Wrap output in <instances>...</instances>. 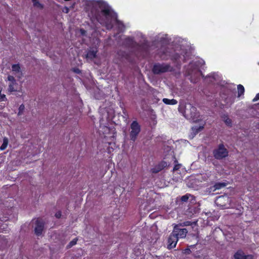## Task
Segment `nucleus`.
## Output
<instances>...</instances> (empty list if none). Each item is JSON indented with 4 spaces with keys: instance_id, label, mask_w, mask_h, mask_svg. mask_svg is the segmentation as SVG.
I'll return each instance as SVG.
<instances>
[{
    "instance_id": "9d476101",
    "label": "nucleus",
    "mask_w": 259,
    "mask_h": 259,
    "mask_svg": "<svg viewBox=\"0 0 259 259\" xmlns=\"http://www.w3.org/2000/svg\"><path fill=\"white\" fill-rule=\"evenodd\" d=\"M8 80L9 81L8 90L9 92L12 93L14 92L20 91L21 89L19 85L16 82L14 77L12 75H9L8 77Z\"/></svg>"
},
{
    "instance_id": "a211bd4d",
    "label": "nucleus",
    "mask_w": 259,
    "mask_h": 259,
    "mask_svg": "<svg viewBox=\"0 0 259 259\" xmlns=\"http://www.w3.org/2000/svg\"><path fill=\"white\" fill-rule=\"evenodd\" d=\"M125 44L126 46L128 47H133L134 46L135 42L133 38L128 37L125 39Z\"/></svg>"
},
{
    "instance_id": "c85d7f7f",
    "label": "nucleus",
    "mask_w": 259,
    "mask_h": 259,
    "mask_svg": "<svg viewBox=\"0 0 259 259\" xmlns=\"http://www.w3.org/2000/svg\"><path fill=\"white\" fill-rule=\"evenodd\" d=\"M6 99V96L4 94H2L0 93V101H5Z\"/></svg>"
},
{
    "instance_id": "1a4fd4ad",
    "label": "nucleus",
    "mask_w": 259,
    "mask_h": 259,
    "mask_svg": "<svg viewBox=\"0 0 259 259\" xmlns=\"http://www.w3.org/2000/svg\"><path fill=\"white\" fill-rule=\"evenodd\" d=\"M141 131V127L136 121H134L131 125V132L130 134V139L133 141H135L137 137Z\"/></svg>"
},
{
    "instance_id": "7c9ffc66",
    "label": "nucleus",
    "mask_w": 259,
    "mask_h": 259,
    "mask_svg": "<svg viewBox=\"0 0 259 259\" xmlns=\"http://www.w3.org/2000/svg\"><path fill=\"white\" fill-rule=\"evenodd\" d=\"M181 166V164H176L173 168L174 171H177L178 170L180 167Z\"/></svg>"
},
{
    "instance_id": "0eeeda50",
    "label": "nucleus",
    "mask_w": 259,
    "mask_h": 259,
    "mask_svg": "<svg viewBox=\"0 0 259 259\" xmlns=\"http://www.w3.org/2000/svg\"><path fill=\"white\" fill-rule=\"evenodd\" d=\"M214 157L218 159H221L228 156V151L224 145L220 144L213 152Z\"/></svg>"
},
{
    "instance_id": "423d86ee",
    "label": "nucleus",
    "mask_w": 259,
    "mask_h": 259,
    "mask_svg": "<svg viewBox=\"0 0 259 259\" xmlns=\"http://www.w3.org/2000/svg\"><path fill=\"white\" fill-rule=\"evenodd\" d=\"M231 201V199L228 196H221L217 198L215 203L220 205L222 209H227L232 207L230 204Z\"/></svg>"
},
{
    "instance_id": "20e7f679",
    "label": "nucleus",
    "mask_w": 259,
    "mask_h": 259,
    "mask_svg": "<svg viewBox=\"0 0 259 259\" xmlns=\"http://www.w3.org/2000/svg\"><path fill=\"white\" fill-rule=\"evenodd\" d=\"M179 111L183 113L186 118L191 119L193 122H196L199 120V115L196 112V108L190 104H187L185 106L180 105Z\"/></svg>"
},
{
    "instance_id": "aec40b11",
    "label": "nucleus",
    "mask_w": 259,
    "mask_h": 259,
    "mask_svg": "<svg viewBox=\"0 0 259 259\" xmlns=\"http://www.w3.org/2000/svg\"><path fill=\"white\" fill-rule=\"evenodd\" d=\"M8 144V139L7 138H4L3 139V143L2 146L0 147V150L1 151L4 150L7 147Z\"/></svg>"
},
{
    "instance_id": "4be33fe9",
    "label": "nucleus",
    "mask_w": 259,
    "mask_h": 259,
    "mask_svg": "<svg viewBox=\"0 0 259 259\" xmlns=\"http://www.w3.org/2000/svg\"><path fill=\"white\" fill-rule=\"evenodd\" d=\"M223 119L227 125L230 126L231 125V120L229 118L228 116L225 115L223 116Z\"/></svg>"
},
{
    "instance_id": "2f4dec72",
    "label": "nucleus",
    "mask_w": 259,
    "mask_h": 259,
    "mask_svg": "<svg viewBox=\"0 0 259 259\" xmlns=\"http://www.w3.org/2000/svg\"><path fill=\"white\" fill-rule=\"evenodd\" d=\"M259 100V93L257 94L255 97L253 99L252 102H255Z\"/></svg>"
},
{
    "instance_id": "dca6fc26",
    "label": "nucleus",
    "mask_w": 259,
    "mask_h": 259,
    "mask_svg": "<svg viewBox=\"0 0 259 259\" xmlns=\"http://www.w3.org/2000/svg\"><path fill=\"white\" fill-rule=\"evenodd\" d=\"M203 128V126H193L192 127V132L193 133L192 136V138H193L195 135L198 133V132L200 131H201V130H202Z\"/></svg>"
},
{
    "instance_id": "6ab92c4d",
    "label": "nucleus",
    "mask_w": 259,
    "mask_h": 259,
    "mask_svg": "<svg viewBox=\"0 0 259 259\" xmlns=\"http://www.w3.org/2000/svg\"><path fill=\"white\" fill-rule=\"evenodd\" d=\"M238 89V97H240L241 96L243 95L244 93V88L243 85L241 84H239L237 86Z\"/></svg>"
},
{
    "instance_id": "412c9836",
    "label": "nucleus",
    "mask_w": 259,
    "mask_h": 259,
    "mask_svg": "<svg viewBox=\"0 0 259 259\" xmlns=\"http://www.w3.org/2000/svg\"><path fill=\"white\" fill-rule=\"evenodd\" d=\"M226 186V183H216L214 185V190H219L220 189Z\"/></svg>"
},
{
    "instance_id": "a878e982",
    "label": "nucleus",
    "mask_w": 259,
    "mask_h": 259,
    "mask_svg": "<svg viewBox=\"0 0 259 259\" xmlns=\"http://www.w3.org/2000/svg\"><path fill=\"white\" fill-rule=\"evenodd\" d=\"M24 109H25L24 105L23 104L21 105L19 108V112L18 113V115H21L22 114L23 112L24 111Z\"/></svg>"
},
{
    "instance_id": "bb28decb",
    "label": "nucleus",
    "mask_w": 259,
    "mask_h": 259,
    "mask_svg": "<svg viewBox=\"0 0 259 259\" xmlns=\"http://www.w3.org/2000/svg\"><path fill=\"white\" fill-rule=\"evenodd\" d=\"M190 196H191L190 194H187L182 196L181 199L183 202H186L188 200Z\"/></svg>"
},
{
    "instance_id": "7ed1b4c3",
    "label": "nucleus",
    "mask_w": 259,
    "mask_h": 259,
    "mask_svg": "<svg viewBox=\"0 0 259 259\" xmlns=\"http://www.w3.org/2000/svg\"><path fill=\"white\" fill-rule=\"evenodd\" d=\"M182 224L175 225L174 230L168 240V247L173 248L176 247L179 238H184L186 236L188 231L186 229L181 228Z\"/></svg>"
},
{
    "instance_id": "6e6552de",
    "label": "nucleus",
    "mask_w": 259,
    "mask_h": 259,
    "mask_svg": "<svg viewBox=\"0 0 259 259\" xmlns=\"http://www.w3.org/2000/svg\"><path fill=\"white\" fill-rule=\"evenodd\" d=\"M171 66L165 63H156L154 65L152 69L153 72L155 74H160L171 71Z\"/></svg>"
},
{
    "instance_id": "2eb2a0df",
    "label": "nucleus",
    "mask_w": 259,
    "mask_h": 259,
    "mask_svg": "<svg viewBox=\"0 0 259 259\" xmlns=\"http://www.w3.org/2000/svg\"><path fill=\"white\" fill-rule=\"evenodd\" d=\"M162 101L165 104L167 105H175L178 103L177 101L174 99H168L167 98H164Z\"/></svg>"
},
{
    "instance_id": "72a5a7b5",
    "label": "nucleus",
    "mask_w": 259,
    "mask_h": 259,
    "mask_svg": "<svg viewBox=\"0 0 259 259\" xmlns=\"http://www.w3.org/2000/svg\"><path fill=\"white\" fill-rule=\"evenodd\" d=\"M63 12L65 13H68L69 12V8L66 7H64Z\"/></svg>"
},
{
    "instance_id": "f3484780",
    "label": "nucleus",
    "mask_w": 259,
    "mask_h": 259,
    "mask_svg": "<svg viewBox=\"0 0 259 259\" xmlns=\"http://www.w3.org/2000/svg\"><path fill=\"white\" fill-rule=\"evenodd\" d=\"M96 53L97 51L95 50L89 51L87 54V58L91 59L94 58L96 57Z\"/></svg>"
},
{
    "instance_id": "f03ea898",
    "label": "nucleus",
    "mask_w": 259,
    "mask_h": 259,
    "mask_svg": "<svg viewBox=\"0 0 259 259\" xmlns=\"http://www.w3.org/2000/svg\"><path fill=\"white\" fill-rule=\"evenodd\" d=\"M187 51L188 49L184 47H177L175 50L161 47L158 51V55L162 59L166 60L169 58L177 64H180L189 57V53Z\"/></svg>"
},
{
    "instance_id": "cd10ccee",
    "label": "nucleus",
    "mask_w": 259,
    "mask_h": 259,
    "mask_svg": "<svg viewBox=\"0 0 259 259\" xmlns=\"http://www.w3.org/2000/svg\"><path fill=\"white\" fill-rule=\"evenodd\" d=\"M180 224H182L181 227L188 226L191 225V223L190 222H185L183 223H180Z\"/></svg>"
},
{
    "instance_id": "f8f14e48",
    "label": "nucleus",
    "mask_w": 259,
    "mask_h": 259,
    "mask_svg": "<svg viewBox=\"0 0 259 259\" xmlns=\"http://www.w3.org/2000/svg\"><path fill=\"white\" fill-rule=\"evenodd\" d=\"M235 259H254L252 255H245L241 250H238L234 255Z\"/></svg>"
},
{
    "instance_id": "473e14b6",
    "label": "nucleus",
    "mask_w": 259,
    "mask_h": 259,
    "mask_svg": "<svg viewBox=\"0 0 259 259\" xmlns=\"http://www.w3.org/2000/svg\"><path fill=\"white\" fill-rule=\"evenodd\" d=\"M99 40L98 38H96L95 40V41H94V44H95V47H96L97 45H98V44H99Z\"/></svg>"
},
{
    "instance_id": "39448f33",
    "label": "nucleus",
    "mask_w": 259,
    "mask_h": 259,
    "mask_svg": "<svg viewBox=\"0 0 259 259\" xmlns=\"http://www.w3.org/2000/svg\"><path fill=\"white\" fill-rule=\"evenodd\" d=\"M204 61L202 59H197L195 61L191 62L187 68L186 71L188 75H192L193 73L199 74V68L204 64Z\"/></svg>"
},
{
    "instance_id": "5701e85b",
    "label": "nucleus",
    "mask_w": 259,
    "mask_h": 259,
    "mask_svg": "<svg viewBox=\"0 0 259 259\" xmlns=\"http://www.w3.org/2000/svg\"><path fill=\"white\" fill-rule=\"evenodd\" d=\"M32 2L33 3V6L36 8H39V9H42L43 6L41 5L38 0H32Z\"/></svg>"
},
{
    "instance_id": "393cba45",
    "label": "nucleus",
    "mask_w": 259,
    "mask_h": 259,
    "mask_svg": "<svg viewBox=\"0 0 259 259\" xmlns=\"http://www.w3.org/2000/svg\"><path fill=\"white\" fill-rule=\"evenodd\" d=\"M209 77H211L212 78V79L210 80V81L211 82H212L213 80H218V78H219V75L218 74H216V73H212V74H211L210 75H209L208 76Z\"/></svg>"
},
{
    "instance_id": "f704fd0d",
    "label": "nucleus",
    "mask_w": 259,
    "mask_h": 259,
    "mask_svg": "<svg viewBox=\"0 0 259 259\" xmlns=\"http://www.w3.org/2000/svg\"><path fill=\"white\" fill-rule=\"evenodd\" d=\"M88 4H89V5L90 4V5H91L93 6H94L95 5H97V3H95V2H94V1H89V2H88Z\"/></svg>"
},
{
    "instance_id": "9b49d317",
    "label": "nucleus",
    "mask_w": 259,
    "mask_h": 259,
    "mask_svg": "<svg viewBox=\"0 0 259 259\" xmlns=\"http://www.w3.org/2000/svg\"><path fill=\"white\" fill-rule=\"evenodd\" d=\"M44 224L43 221L40 219H37L35 221V233L39 236L41 234L44 229Z\"/></svg>"
},
{
    "instance_id": "c9c22d12",
    "label": "nucleus",
    "mask_w": 259,
    "mask_h": 259,
    "mask_svg": "<svg viewBox=\"0 0 259 259\" xmlns=\"http://www.w3.org/2000/svg\"><path fill=\"white\" fill-rule=\"evenodd\" d=\"M80 34L83 36L85 34L86 31L82 29H80Z\"/></svg>"
},
{
    "instance_id": "f257e3e1",
    "label": "nucleus",
    "mask_w": 259,
    "mask_h": 259,
    "mask_svg": "<svg viewBox=\"0 0 259 259\" xmlns=\"http://www.w3.org/2000/svg\"><path fill=\"white\" fill-rule=\"evenodd\" d=\"M98 5L101 9V13L104 17V19L97 18L98 22L101 24L105 25L107 29H111L113 27V24H115L119 32H122L124 26L123 24L117 20V15L114 12L106 3H101Z\"/></svg>"
},
{
    "instance_id": "e433bc0d",
    "label": "nucleus",
    "mask_w": 259,
    "mask_h": 259,
    "mask_svg": "<svg viewBox=\"0 0 259 259\" xmlns=\"http://www.w3.org/2000/svg\"><path fill=\"white\" fill-rule=\"evenodd\" d=\"M56 215V217L57 218H60L61 215V212L59 211L58 212H57L55 214Z\"/></svg>"
},
{
    "instance_id": "c756f323",
    "label": "nucleus",
    "mask_w": 259,
    "mask_h": 259,
    "mask_svg": "<svg viewBox=\"0 0 259 259\" xmlns=\"http://www.w3.org/2000/svg\"><path fill=\"white\" fill-rule=\"evenodd\" d=\"M76 241H77V239H75L73 240L72 241H71L70 242L69 246L71 247V246H73L74 245H75L76 243Z\"/></svg>"
},
{
    "instance_id": "4468645a",
    "label": "nucleus",
    "mask_w": 259,
    "mask_h": 259,
    "mask_svg": "<svg viewBox=\"0 0 259 259\" xmlns=\"http://www.w3.org/2000/svg\"><path fill=\"white\" fill-rule=\"evenodd\" d=\"M13 73L16 77L20 78L22 75L20 67L19 64H14L12 67Z\"/></svg>"
},
{
    "instance_id": "b1692460",
    "label": "nucleus",
    "mask_w": 259,
    "mask_h": 259,
    "mask_svg": "<svg viewBox=\"0 0 259 259\" xmlns=\"http://www.w3.org/2000/svg\"><path fill=\"white\" fill-rule=\"evenodd\" d=\"M100 132H102L103 134H106L109 131V129L107 126L100 127Z\"/></svg>"
},
{
    "instance_id": "ddd939ff",
    "label": "nucleus",
    "mask_w": 259,
    "mask_h": 259,
    "mask_svg": "<svg viewBox=\"0 0 259 259\" xmlns=\"http://www.w3.org/2000/svg\"><path fill=\"white\" fill-rule=\"evenodd\" d=\"M167 165V163L165 161H162L159 163L158 164L156 165L154 168H152L151 171L153 173H157L162 169H163Z\"/></svg>"
}]
</instances>
